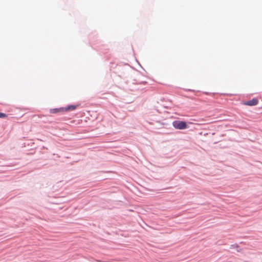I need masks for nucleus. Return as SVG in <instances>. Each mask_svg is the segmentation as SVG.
Wrapping results in <instances>:
<instances>
[{"label": "nucleus", "instance_id": "nucleus-1", "mask_svg": "<svg viewBox=\"0 0 262 262\" xmlns=\"http://www.w3.org/2000/svg\"><path fill=\"white\" fill-rule=\"evenodd\" d=\"M173 127L178 129H184L187 128V125L185 121H175L172 123Z\"/></svg>", "mask_w": 262, "mask_h": 262}, {"label": "nucleus", "instance_id": "nucleus-2", "mask_svg": "<svg viewBox=\"0 0 262 262\" xmlns=\"http://www.w3.org/2000/svg\"><path fill=\"white\" fill-rule=\"evenodd\" d=\"M258 100L257 98H253L252 100L245 101L244 102V104L248 106H254L258 104Z\"/></svg>", "mask_w": 262, "mask_h": 262}, {"label": "nucleus", "instance_id": "nucleus-3", "mask_svg": "<svg viewBox=\"0 0 262 262\" xmlns=\"http://www.w3.org/2000/svg\"><path fill=\"white\" fill-rule=\"evenodd\" d=\"M78 106L79 105H71L66 107L64 110L66 111H73L75 110Z\"/></svg>", "mask_w": 262, "mask_h": 262}, {"label": "nucleus", "instance_id": "nucleus-4", "mask_svg": "<svg viewBox=\"0 0 262 262\" xmlns=\"http://www.w3.org/2000/svg\"><path fill=\"white\" fill-rule=\"evenodd\" d=\"M63 110V108H54L50 110V113L51 114H56Z\"/></svg>", "mask_w": 262, "mask_h": 262}, {"label": "nucleus", "instance_id": "nucleus-5", "mask_svg": "<svg viewBox=\"0 0 262 262\" xmlns=\"http://www.w3.org/2000/svg\"><path fill=\"white\" fill-rule=\"evenodd\" d=\"M6 117H7L6 114L3 113H0V118H5Z\"/></svg>", "mask_w": 262, "mask_h": 262}]
</instances>
